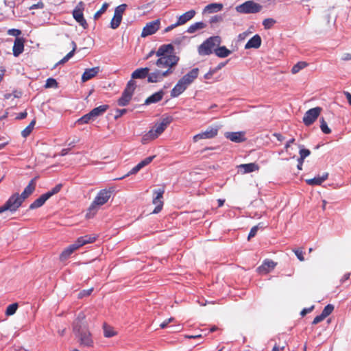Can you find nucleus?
Returning a JSON list of instances; mask_svg holds the SVG:
<instances>
[{"mask_svg": "<svg viewBox=\"0 0 351 351\" xmlns=\"http://www.w3.org/2000/svg\"><path fill=\"white\" fill-rule=\"evenodd\" d=\"M174 47L171 44L162 45L156 51L158 57L154 64L157 66L150 73L149 83H159L169 77L175 71L180 58L173 53Z\"/></svg>", "mask_w": 351, "mask_h": 351, "instance_id": "obj_1", "label": "nucleus"}, {"mask_svg": "<svg viewBox=\"0 0 351 351\" xmlns=\"http://www.w3.org/2000/svg\"><path fill=\"white\" fill-rule=\"evenodd\" d=\"M84 319V313L80 312L73 322V329L75 335L79 339L80 344L89 347L93 346V341Z\"/></svg>", "mask_w": 351, "mask_h": 351, "instance_id": "obj_2", "label": "nucleus"}, {"mask_svg": "<svg viewBox=\"0 0 351 351\" xmlns=\"http://www.w3.org/2000/svg\"><path fill=\"white\" fill-rule=\"evenodd\" d=\"M111 191L107 189H102L99 191L95 199L88 208L87 216L94 215L98 210V208L105 204L110 198Z\"/></svg>", "mask_w": 351, "mask_h": 351, "instance_id": "obj_3", "label": "nucleus"}, {"mask_svg": "<svg viewBox=\"0 0 351 351\" xmlns=\"http://www.w3.org/2000/svg\"><path fill=\"white\" fill-rule=\"evenodd\" d=\"M221 43V37L216 36L206 39L198 47V53L200 56H207L215 52L217 47H219Z\"/></svg>", "mask_w": 351, "mask_h": 351, "instance_id": "obj_4", "label": "nucleus"}, {"mask_svg": "<svg viewBox=\"0 0 351 351\" xmlns=\"http://www.w3.org/2000/svg\"><path fill=\"white\" fill-rule=\"evenodd\" d=\"M23 200L19 196V194L16 193L11 195L6 202L0 207V213L6 210H10L13 213L21 206Z\"/></svg>", "mask_w": 351, "mask_h": 351, "instance_id": "obj_5", "label": "nucleus"}, {"mask_svg": "<svg viewBox=\"0 0 351 351\" xmlns=\"http://www.w3.org/2000/svg\"><path fill=\"white\" fill-rule=\"evenodd\" d=\"M136 82L133 80H130L123 90L121 97L118 100V104L120 106H127L132 99L134 90L136 88Z\"/></svg>", "mask_w": 351, "mask_h": 351, "instance_id": "obj_6", "label": "nucleus"}, {"mask_svg": "<svg viewBox=\"0 0 351 351\" xmlns=\"http://www.w3.org/2000/svg\"><path fill=\"white\" fill-rule=\"evenodd\" d=\"M237 12L243 14H254L259 12L262 6L254 1H247L236 7Z\"/></svg>", "mask_w": 351, "mask_h": 351, "instance_id": "obj_7", "label": "nucleus"}, {"mask_svg": "<svg viewBox=\"0 0 351 351\" xmlns=\"http://www.w3.org/2000/svg\"><path fill=\"white\" fill-rule=\"evenodd\" d=\"M84 3L80 1L73 11V16L75 20L84 29L87 28L88 24L84 17L83 11L84 10Z\"/></svg>", "mask_w": 351, "mask_h": 351, "instance_id": "obj_8", "label": "nucleus"}, {"mask_svg": "<svg viewBox=\"0 0 351 351\" xmlns=\"http://www.w3.org/2000/svg\"><path fill=\"white\" fill-rule=\"evenodd\" d=\"M160 21L156 19L146 24L141 32V37L145 38L155 34L160 28Z\"/></svg>", "mask_w": 351, "mask_h": 351, "instance_id": "obj_9", "label": "nucleus"}, {"mask_svg": "<svg viewBox=\"0 0 351 351\" xmlns=\"http://www.w3.org/2000/svg\"><path fill=\"white\" fill-rule=\"evenodd\" d=\"M322 108L315 107L306 112L303 117V122L306 125H311L319 117Z\"/></svg>", "mask_w": 351, "mask_h": 351, "instance_id": "obj_10", "label": "nucleus"}, {"mask_svg": "<svg viewBox=\"0 0 351 351\" xmlns=\"http://www.w3.org/2000/svg\"><path fill=\"white\" fill-rule=\"evenodd\" d=\"M219 128L218 126L209 127L206 130L195 135L193 138L194 142H197L200 139L213 138L217 135Z\"/></svg>", "mask_w": 351, "mask_h": 351, "instance_id": "obj_11", "label": "nucleus"}, {"mask_svg": "<svg viewBox=\"0 0 351 351\" xmlns=\"http://www.w3.org/2000/svg\"><path fill=\"white\" fill-rule=\"evenodd\" d=\"M173 119L171 117H166L162 118L160 121L156 123L154 127L152 129L155 135L158 137L171 123Z\"/></svg>", "mask_w": 351, "mask_h": 351, "instance_id": "obj_12", "label": "nucleus"}, {"mask_svg": "<svg viewBox=\"0 0 351 351\" xmlns=\"http://www.w3.org/2000/svg\"><path fill=\"white\" fill-rule=\"evenodd\" d=\"M164 192V190L161 189L154 191V194L156 196L153 199V204L156 206V207L153 210V213L157 214L162 210L163 206V202L162 199Z\"/></svg>", "mask_w": 351, "mask_h": 351, "instance_id": "obj_13", "label": "nucleus"}, {"mask_svg": "<svg viewBox=\"0 0 351 351\" xmlns=\"http://www.w3.org/2000/svg\"><path fill=\"white\" fill-rule=\"evenodd\" d=\"M155 158V156H149L142 161H141L138 164H137L135 167H134L126 175L120 178L119 179H123L125 177H128L130 175L136 174L138 173L141 169L148 165Z\"/></svg>", "mask_w": 351, "mask_h": 351, "instance_id": "obj_14", "label": "nucleus"}, {"mask_svg": "<svg viewBox=\"0 0 351 351\" xmlns=\"http://www.w3.org/2000/svg\"><path fill=\"white\" fill-rule=\"evenodd\" d=\"M276 263L271 260L266 259L263 264L257 268V271L260 274H267L271 271L276 267Z\"/></svg>", "mask_w": 351, "mask_h": 351, "instance_id": "obj_15", "label": "nucleus"}, {"mask_svg": "<svg viewBox=\"0 0 351 351\" xmlns=\"http://www.w3.org/2000/svg\"><path fill=\"white\" fill-rule=\"evenodd\" d=\"M245 132H227L224 136L232 142L241 143L245 141Z\"/></svg>", "mask_w": 351, "mask_h": 351, "instance_id": "obj_16", "label": "nucleus"}, {"mask_svg": "<svg viewBox=\"0 0 351 351\" xmlns=\"http://www.w3.org/2000/svg\"><path fill=\"white\" fill-rule=\"evenodd\" d=\"M199 75V69L197 68L193 69L191 71L185 74L182 78V81L187 86L191 84Z\"/></svg>", "mask_w": 351, "mask_h": 351, "instance_id": "obj_17", "label": "nucleus"}, {"mask_svg": "<svg viewBox=\"0 0 351 351\" xmlns=\"http://www.w3.org/2000/svg\"><path fill=\"white\" fill-rule=\"evenodd\" d=\"M150 69L148 67L140 68L136 69L131 75L132 79H144L147 77L149 82V76L150 75Z\"/></svg>", "mask_w": 351, "mask_h": 351, "instance_id": "obj_18", "label": "nucleus"}, {"mask_svg": "<svg viewBox=\"0 0 351 351\" xmlns=\"http://www.w3.org/2000/svg\"><path fill=\"white\" fill-rule=\"evenodd\" d=\"M196 12L194 10H191L182 14L178 17L177 25H183L188 21H191L195 16Z\"/></svg>", "mask_w": 351, "mask_h": 351, "instance_id": "obj_19", "label": "nucleus"}, {"mask_svg": "<svg viewBox=\"0 0 351 351\" xmlns=\"http://www.w3.org/2000/svg\"><path fill=\"white\" fill-rule=\"evenodd\" d=\"M187 87L188 86L184 84L182 80L180 79L171 91V97H178L187 88Z\"/></svg>", "mask_w": 351, "mask_h": 351, "instance_id": "obj_20", "label": "nucleus"}, {"mask_svg": "<svg viewBox=\"0 0 351 351\" xmlns=\"http://www.w3.org/2000/svg\"><path fill=\"white\" fill-rule=\"evenodd\" d=\"M261 38L258 34L254 35L252 38H250L247 43L245 45V49H249L252 48L258 49L260 47L261 45Z\"/></svg>", "mask_w": 351, "mask_h": 351, "instance_id": "obj_21", "label": "nucleus"}, {"mask_svg": "<svg viewBox=\"0 0 351 351\" xmlns=\"http://www.w3.org/2000/svg\"><path fill=\"white\" fill-rule=\"evenodd\" d=\"M100 69L99 66L93 67L91 69H86L84 73L82 75V81L85 82L95 76L99 72Z\"/></svg>", "mask_w": 351, "mask_h": 351, "instance_id": "obj_22", "label": "nucleus"}, {"mask_svg": "<svg viewBox=\"0 0 351 351\" xmlns=\"http://www.w3.org/2000/svg\"><path fill=\"white\" fill-rule=\"evenodd\" d=\"M36 188V182L35 179H32L28 184V185L25 188L23 193L19 195L21 198L25 201L30 195L33 193Z\"/></svg>", "mask_w": 351, "mask_h": 351, "instance_id": "obj_23", "label": "nucleus"}, {"mask_svg": "<svg viewBox=\"0 0 351 351\" xmlns=\"http://www.w3.org/2000/svg\"><path fill=\"white\" fill-rule=\"evenodd\" d=\"M80 247L78 246L76 241L70 245L69 247H67L66 249H64L62 252L60 254V258L61 261H64L67 259L73 252H75L76 250H77Z\"/></svg>", "mask_w": 351, "mask_h": 351, "instance_id": "obj_24", "label": "nucleus"}, {"mask_svg": "<svg viewBox=\"0 0 351 351\" xmlns=\"http://www.w3.org/2000/svg\"><path fill=\"white\" fill-rule=\"evenodd\" d=\"M165 93L163 90L158 91L147 97L145 101V104L149 105L152 104L157 103L162 99Z\"/></svg>", "mask_w": 351, "mask_h": 351, "instance_id": "obj_25", "label": "nucleus"}, {"mask_svg": "<svg viewBox=\"0 0 351 351\" xmlns=\"http://www.w3.org/2000/svg\"><path fill=\"white\" fill-rule=\"evenodd\" d=\"M24 49V42L21 38H16L13 46V55L15 57L19 56Z\"/></svg>", "mask_w": 351, "mask_h": 351, "instance_id": "obj_26", "label": "nucleus"}, {"mask_svg": "<svg viewBox=\"0 0 351 351\" xmlns=\"http://www.w3.org/2000/svg\"><path fill=\"white\" fill-rule=\"evenodd\" d=\"M223 4L219 3H213L207 5L204 10L203 13H214L221 11L223 9Z\"/></svg>", "mask_w": 351, "mask_h": 351, "instance_id": "obj_27", "label": "nucleus"}, {"mask_svg": "<svg viewBox=\"0 0 351 351\" xmlns=\"http://www.w3.org/2000/svg\"><path fill=\"white\" fill-rule=\"evenodd\" d=\"M96 240V237L94 235H85L83 237H79L76 243H77L78 246L80 247L88 243H92Z\"/></svg>", "mask_w": 351, "mask_h": 351, "instance_id": "obj_28", "label": "nucleus"}, {"mask_svg": "<svg viewBox=\"0 0 351 351\" xmlns=\"http://www.w3.org/2000/svg\"><path fill=\"white\" fill-rule=\"evenodd\" d=\"M49 199V195L45 193L40 195L38 199H36L34 202H33L30 206V209H36L40 206H42L45 202Z\"/></svg>", "mask_w": 351, "mask_h": 351, "instance_id": "obj_29", "label": "nucleus"}, {"mask_svg": "<svg viewBox=\"0 0 351 351\" xmlns=\"http://www.w3.org/2000/svg\"><path fill=\"white\" fill-rule=\"evenodd\" d=\"M239 169L242 170L243 173H247L258 170L259 167L255 163H248L240 165Z\"/></svg>", "mask_w": 351, "mask_h": 351, "instance_id": "obj_30", "label": "nucleus"}, {"mask_svg": "<svg viewBox=\"0 0 351 351\" xmlns=\"http://www.w3.org/2000/svg\"><path fill=\"white\" fill-rule=\"evenodd\" d=\"M206 27V23L202 21L196 22L191 24L187 29L186 32L189 34H194Z\"/></svg>", "mask_w": 351, "mask_h": 351, "instance_id": "obj_31", "label": "nucleus"}, {"mask_svg": "<svg viewBox=\"0 0 351 351\" xmlns=\"http://www.w3.org/2000/svg\"><path fill=\"white\" fill-rule=\"evenodd\" d=\"M328 176V173H324L322 176H318L313 179L306 180V182L310 185H320L324 181H325Z\"/></svg>", "mask_w": 351, "mask_h": 351, "instance_id": "obj_32", "label": "nucleus"}, {"mask_svg": "<svg viewBox=\"0 0 351 351\" xmlns=\"http://www.w3.org/2000/svg\"><path fill=\"white\" fill-rule=\"evenodd\" d=\"M215 53L219 58H226L231 54V51L228 49L225 46L217 47Z\"/></svg>", "mask_w": 351, "mask_h": 351, "instance_id": "obj_33", "label": "nucleus"}, {"mask_svg": "<svg viewBox=\"0 0 351 351\" xmlns=\"http://www.w3.org/2000/svg\"><path fill=\"white\" fill-rule=\"evenodd\" d=\"M108 108V105H101L99 107L93 108L90 112L95 119L103 114Z\"/></svg>", "mask_w": 351, "mask_h": 351, "instance_id": "obj_34", "label": "nucleus"}, {"mask_svg": "<svg viewBox=\"0 0 351 351\" xmlns=\"http://www.w3.org/2000/svg\"><path fill=\"white\" fill-rule=\"evenodd\" d=\"M95 119L93 116L92 113L90 112L86 114L85 115H84L83 117H82L81 118H80L77 121V123L78 124L82 125V124L88 123L89 122L93 121Z\"/></svg>", "mask_w": 351, "mask_h": 351, "instance_id": "obj_35", "label": "nucleus"}, {"mask_svg": "<svg viewBox=\"0 0 351 351\" xmlns=\"http://www.w3.org/2000/svg\"><path fill=\"white\" fill-rule=\"evenodd\" d=\"M156 138L158 137L155 135L154 132L152 130H150L148 132H147L143 136L141 142L143 144H146L148 142L156 139Z\"/></svg>", "mask_w": 351, "mask_h": 351, "instance_id": "obj_36", "label": "nucleus"}, {"mask_svg": "<svg viewBox=\"0 0 351 351\" xmlns=\"http://www.w3.org/2000/svg\"><path fill=\"white\" fill-rule=\"evenodd\" d=\"M36 124V120H32L30 123L21 132V135L23 137L26 138L28 136L31 132H32L34 125Z\"/></svg>", "mask_w": 351, "mask_h": 351, "instance_id": "obj_37", "label": "nucleus"}, {"mask_svg": "<svg viewBox=\"0 0 351 351\" xmlns=\"http://www.w3.org/2000/svg\"><path fill=\"white\" fill-rule=\"evenodd\" d=\"M308 66V63L306 62H299L297 64H295L291 69V73L293 74H296L298 72H300L302 69H304Z\"/></svg>", "mask_w": 351, "mask_h": 351, "instance_id": "obj_38", "label": "nucleus"}, {"mask_svg": "<svg viewBox=\"0 0 351 351\" xmlns=\"http://www.w3.org/2000/svg\"><path fill=\"white\" fill-rule=\"evenodd\" d=\"M72 45H73L72 51H71L69 53H67L62 60H60L58 64H64L66 62L71 58H72L74 55L75 51L76 49V44L73 42Z\"/></svg>", "mask_w": 351, "mask_h": 351, "instance_id": "obj_39", "label": "nucleus"}, {"mask_svg": "<svg viewBox=\"0 0 351 351\" xmlns=\"http://www.w3.org/2000/svg\"><path fill=\"white\" fill-rule=\"evenodd\" d=\"M104 333L106 337H112L116 335L114 329L106 324L104 325Z\"/></svg>", "mask_w": 351, "mask_h": 351, "instance_id": "obj_40", "label": "nucleus"}, {"mask_svg": "<svg viewBox=\"0 0 351 351\" xmlns=\"http://www.w3.org/2000/svg\"><path fill=\"white\" fill-rule=\"evenodd\" d=\"M126 8L127 5L125 3L119 5L115 8L114 15L122 18Z\"/></svg>", "mask_w": 351, "mask_h": 351, "instance_id": "obj_41", "label": "nucleus"}, {"mask_svg": "<svg viewBox=\"0 0 351 351\" xmlns=\"http://www.w3.org/2000/svg\"><path fill=\"white\" fill-rule=\"evenodd\" d=\"M58 87V84L54 78L50 77L47 80L45 85V88H57Z\"/></svg>", "mask_w": 351, "mask_h": 351, "instance_id": "obj_42", "label": "nucleus"}, {"mask_svg": "<svg viewBox=\"0 0 351 351\" xmlns=\"http://www.w3.org/2000/svg\"><path fill=\"white\" fill-rule=\"evenodd\" d=\"M121 21L122 18L114 15L110 22V27L113 29H117L121 24Z\"/></svg>", "mask_w": 351, "mask_h": 351, "instance_id": "obj_43", "label": "nucleus"}, {"mask_svg": "<svg viewBox=\"0 0 351 351\" xmlns=\"http://www.w3.org/2000/svg\"><path fill=\"white\" fill-rule=\"evenodd\" d=\"M320 128L322 132L324 134H328L331 132V130L328 126V124L324 118L320 119Z\"/></svg>", "mask_w": 351, "mask_h": 351, "instance_id": "obj_44", "label": "nucleus"}, {"mask_svg": "<svg viewBox=\"0 0 351 351\" xmlns=\"http://www.w3.org/2000/svg\"><path fill=\"white\" fill-rule=\"evenodd\" d=\"M275 23H276V21L271 18L265 19L263 21V25L265 29H269L271 28Z\"/></svg>", "mask_w": 351, "mask_h": 351, "instance_id": "obj_45", "label": "nucleus"}, {"mask_svg": "<svg viewBox=\"0 0 351 351\" xmlns=\"http://www.w3.org/2000/svg\"><path fill=\"white\" fill-rule=\"evenodd\" d=\"M108 6L109 4L108 3H104L102 5V7L95 14L94 19L95 20L98 19L101 16V15L106 11Z\"/></svg>", "mask_w": 351, "mask_h": 351, "instance_id": "obj_46", "label": "nucleus"}, {"mask_svg": "<svg viewBox=\"0 0 351 351\" xmlns=\"http://www.w3.org/2000/svg\"><path fill=\"white\" fill-rule=\"evenodd\" d=\"M18 308V304L16 303L12 304L7 307L5 313L7 315H14Z\"/></svg>", "mask_w": 351, "mask_h": 351, "instance_id": "obj_47", "label": "nucleus"}, {"mask_svg": "<svg viewBox=\"0 0 351 351\" xmlns=\"http://www.w3.org/2000/svg\"><path fill=\"white\" fill-rule=\"evenodd\" d=\"M298 147L300 148V160H304L306 157H308L310 155L311 152H310V150H308L307 149L301 148L302 145H298Z\"/></svg>", "mask_w": 351, "mask_h": 351, "instance_id": "obj_48", "label": "nucleus"}, {"mask_svg": "<svg viewBox=\"0 0 351 351\" xmlns=\"http://www.w3.org/2000/svg\"><path fill=\"white\" fill-rule=\"evenodd\" d=\"M333 310L334 306L332 304H328L324 307L321 314L323 315L326 318L327 316L331 314Z\"/></svg>", "mask_w": 351, "mask_h": 351, "instance_id": "obj_49", "label": "nucleus"}, {"mask_svg": "<svg viewBox=\"0 0 351 351\" xmlns=\"http://www.w3.org/2000/svg\"><path fill=\"white\" fill-rule=\"evenodd\" d=\"M62 188V184H58L55 187H53L51 191L46 193V195H49V198H50L54 194L58 193Z\"/></svg>", "mask_w": 351, "mask_h": 351, "instance_id": "obj_50", "label": "nucleus"}, {"mask_svg": "<svg viewBox=\"0 0 351 351\" xmlns=\"http://www.w3.org/2000/svg\"><path fill=\"white\" fill-rule=\"evenodd\" d=\"M222 21H223V17L221 16L216 15V16H213V17L210 18V23L214 24V23L221 22Z\"/></svg>", "mask_w": 351, "mask_h": 351, "instance_id": "obj_51", "label": "nucleus"}, {"mask_svg": "<svg viewBox=\"0 0 351 351\" xmlns=\"http://www.w3.org/2000/svg\"><path fill=\"white\" fill-rule=\"evenodd\" d=\"M258 230V226H255L252 227L250 230V232L248 234V240H250L251 238L254 237Z\"/></svg>", "mask_w": 351, "mask_h": 351, "instance_id": "obj_52", "label": "nucleus"}, {"mask_svg": "<svg viewBox=\"0 0 351 351\" xmlns=\"http://www.w3.org/2000/svg\"><path fill=\"white\" fill-rule=\"evenodd\" d=\"M293 252H294L295 254L296 255V256L298 257V258L300 261H304V257L303 256V252L301 250H294Z\"/></svg>", "mask_w": 351, "mask_h": 351, "instance_id": "obj_53", "label": "nucleus"}, {"mask_svg": "<svg viewBox=\"0 0 351 351\" xmlns=\"http://www.w3.org/2000/svg\"><path fill=\"white\" fill-rule=\"evenodd\" d=\"M93 289L91 288V289H89L88 290H83L80 293H79V298H83L84 296H88L89 295H90V293H92Z\"/></svg>", "mask_w": 351, "mask_h": 351, "instance_id": "obj_54", "label": "nucleus"}, {"mask_svg": "<svg viewBox=\"0 0 351 351\" xmlns=\"http://www.w3.org/2000/svg\"><path fill=\"white\" fill-rule=\"evenodd\" d=\"M324 319H325L324 316L323 315L320 314L319 315H317L314 318V319L313 321V324H317L321 322L322 321H323Z\"/></svg>", "mask_w": 351, "mask_h": 351, "instance_id": "obj_55", "label": "nucleus"}, {"mask_svg": "<svg viewBox=\"0 0 351 351\" xmlns=\"http://www.w3.org/2000/svg\"><path fill=\"white\" fill-rule=\"evenodd\" d=\"M44 7V3L41 1L38 2V3L36 4H33L32 5H31L29 7V10H33V9H42Z\"/></svg>", "mask_w": 351, "mask_h": 351, "instance_id": "obj_56", "label": "nucleus"}, {"mask_svg": "<svg viewBox=\"0 0 351 351\" xmlns=\"http://www.w3.org/2000/svg\"><path fill=\"white\" fill-rule=\"evenodd\" d=\"M21 31L16 29H11L8 31V34L12 36H18L21 34Z\"/></svg>", "mask_w": 351, "mask_h": 351, "instance_id": "obj_57", "label": "nucleus"}, {"mask_svg": "<svg viewBox=\"0 0 351 351\" xmlns=\"http://www.w3.org/2000/svg\"><path fill=\"white\" fill-rule=\"evenodd\" d=\"M174 320V318L171 317L168 319L165 320L163 322H162L160 325V328H165L170 322H173Z\"/></svg>", "mask_w": 351, "mask_h": 351, "instance_id": "obj_58", "label": "nucleus"}, {"mask_svg": "<svg viewBox=\"0 0 351 351\" xmlns=\"http://www.w3.org/2000/svg\"><path fill=\"white\" fill-rule=\"evenodd\" d=\"M126 112H127L126 109H118V110H117V111H116L117 114L115 115V118L117 119L118 117H121Z\"/></svg>", "mask_w": 351, "mask_h": 351, "instance_id": "obj_59", "label": "nucleus"}, {"mask_svg": "<svg viewBox=\"0 0 351 351\" xmlns=\"http://www.w3.org/2000/svg\"><path fill=\"white\" fill-rule=\"evenodd\" d=\"M215 73V70L210 69V71L204 75V78L206 80H209L212 77V76Z\"/></svg>", "mask_w": 351, "mask_h": 351, "instance_id": "obj_60", "label": "nucleus"}, {"mask_svg": "<svg viewBox=\"0 0 351 351\" xmlns=\"http://www.w3.org/2000/svg\"><path fill=\"white\" fill-rule=\"evenodd\" d=\"M178 26H180V25H177V22L174 24H172L168 27H167L165 29V32H168L171 30H172L173 29H174L175 27H178Z\"/></svg>", "mask_w": 351, "mask_h": 351, "instance_id": "obj_61", "label": "nucleus"}, {"mask_svg": "<svg viewBox=\"0 0 351 351\" xmlns=\"http://www.w3.org/2000/svg\"><path fill=\"white\" fill-rule=\"evenodd\" d=\"M249 35L248 32H243L238 36L239 40H243Z\"/></svg>", "mask_w": 351, "mask_h": 351, "instance_id": "obj_62", "label": "nucleus"}, {"mask_svg": "<svg viewBox=\"0 0 351 351\" xmlns=\"http://www.w3.org/2000/svg\"><path fill=\"white\" fill-rule=\"evenodd\" d=\"M313 308V306L311 307V308H304L300 314L302 316H304L305 315H306L307 313H310Z\"/></svg>", "mask_w": 351, "mask_h": 351, "instance_id": "obj_63", "label": "nucleus"}, {"mask_svg": "<svg viewBox=\"0 0 351 351\" xmlns=\"http://www.w3.org/2000/svg\"><path fill=\"white\" fill-rule=\"evenodd\" d=\"M27 112H25H25H21V113H19L18 114L16 118L18 119H25L27 117Z\"/></svg>", "mask_w": 351, "mask_h": 351, "instance_id": "obj_64", "label": "nucleus"}]
</instances>
